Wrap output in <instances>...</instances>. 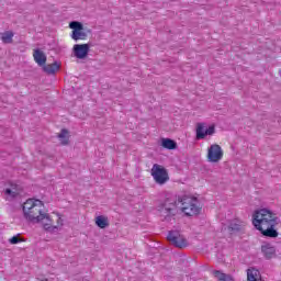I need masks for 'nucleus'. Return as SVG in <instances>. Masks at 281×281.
<instances>
[{"mask_svg": "<svg viewBox=\"0 0 281 281\" xmlns=\"http://www.w3.org/2000/svg\"><path fill=\"white\" fill-rule=\"evenodd\" d=\"M195 133L196 139H205L207 135H214V133H216V127L211 125L209 128H205V123H198Z\"/></svg>", "mask_w": 281, "mask_h": 281, "instance_id": "nucleus-10", "label": "nucleus"}, {"mask_svg": "<svg viewBox=\"0 0 281 281\" xmlns=\"http://www.w3.org/2000/svg\"><path fill=\"white\" fill-rule=\"evenodd\" d=\"M95 225H97V227H100V229H105V227H109V217H106L104 215L97 216Z\"/></svg>", "mask_w": 281, "mask_h": 281, "instance_id": "nucleus-19", "label": "nucleus"}, {"mask_svg": "<svg viewBox=\"0 0 281 281\" xmlns=\"http://www.w3.org/2000/svg\"><path fill=\"white\" fill-rule=\"evenodd\" d=\"M9 243L11 245H19V243H23V239H21L19 236H13L9 239Z\"/></svg>", "mask_w": 281, "mask_h": 281, "instance_id": "nucleus-22", "label": "nucleus"}, {"mask_svg": "<svg viewBox=\"0 0 281 281\" xmlns=\"http://www.w3.org/2000/svg\"><path fill=\"white\" fill-rule=\"evenodd\" d=\"M167 240H169L171 245L178 247L179 249L188 247V239H186V237L178 231H170L167 236Z\"/></svg>", "mask_w": 281, "mask_h": 281, "instance_id": "nucleus-9", "label": "nucleus"}, {"mask_svg": "<svg viewBox=\"0 0 281 281\" xmlns=\"http://www.w3.org/2000/svg\"><path fill=\"white\" fill-rule=\"evenodd\" d=\"M12 38H14V33H12V31H7L2 33V36H1L2 43L10 44L12 43Z\"/></svg>", "mask_w": 281, "mask_h": 281, "instance_id": "nucleus-21", "label": "nucleus"}, {"mask_svg": "<svg viewBox=\"0 0 281 281\" xmlns=\"http://www.w3.org/2000/svg\"><path fill=\"white\" fill-rule=\"evenodd\" d=\"M223 147L218 144H213L207 148L206 153V161L209 164H218L223 159Z\"/></svg>", "mask_w": 281, "mask_h": 281, "instance_id": "nucleus-7", "label": "nucleus"}, {"mask_svg": "<svg viewBox=\"0 0 281 281\" xmlns=\"http://www.w3.org/2000/svg\"><path fill=\"white\" fill-rule=\"evenodd\" d=\"M177 203H179L177 198L168 196L158 205V212L165 221H170L172 216H177V213L179 212Z\"/></svg>", "mask_w": 281, "mask_h": 281, "instance_id": "nucleus-5", "label": "nucleus"}, {"mask_svg": "<svg viewBox=\"0 0 281 281\" xmlns=\"http://www.w3.org/2000/svg\"><path fill=\"white\" fill-rule=\"evenodd\" d=\"M261 251H262L265 258H267V260H271V258H276V247H273L271 245L262 246Z\"/></svg>", "mask_w": 281, "mask_h": 281, "instance_id": "nucleus-15", "label": "nucleus"}, {"mask_svg": "<svg viewBox=\"0 0 281 281\" xmlns=\"http://www.w3.org/2000/svg\"><path fill=\"white\" fill-rule=\"evenodd\" d=\"M58 139H60L63 146H67L69 144V131L66 128L61 130L58 134Z\"/></svg>", "mask_w": 281, "mask_h": 281, "instance_id": "nucleus-20", "label": "nucleus"}, {"mask_svg": "<svg viewBox=\"0 0 281 281\" xmlns=\"http://www.w3.org/2000/svg\"><path fill=\"white\" fill-rule=\"evenodd\" d=\"M40 223L45 232H58L64 225V220L59 213L45 211Z\"/></svg>", "mask_w": 281, "mask_h": 281, "instance_id": "nucleus-4", "label": "nucleus"}, {"mask_svg": "<svg viewBox=\"0 0 281 281\" xmlns=\"http://www.w3.org/2000/svg\"><path fill=\"white\" fill-rule=\"evenodd\" d=\"M252 225L255 229L260 232L266 238H278V225L280 217L269 209H259L252 213Z\"/></svg>", "mask_w": 281, "mask_h": 281, "instance_id": "nucleus-1", "label": "nucleus"}, {"mask_svg": "<svg viewBox=\"0 0 281 281\" xmlns=\"http://www.w3.org/2000/svg\"><path fill=\"white\" fill-rule=\"evenodd\" d=\"M247 280L248 281H262V274H260V270L255 268H249L247 270Z\"/></svg>", "mask_w": 281, "mask_h": 281, "instance_id": "nucleus-14", "label": "nucleus"}, {"mask_svg": "<svg viewBox=\"0 0 281 281\" xmlns=\"http://www.w3.org/2000/svg\"><path fill=\"white\" fill-rule=\"evenodd\" d=\"M60 69V64L58 61H55L53 64H48V65H43V70L45 71V74L52 75V74H56V71H58Z\"/></svg>", "mask_w": 281, "mask_h": 281, "instance_id": "nucleus-16", "label": "nucleus"}, {"mask_svg": "<svg viewBox=\"0 0 281 281\" xmlns=\"http://www.w3.org/2000/svg\"><path fill=\"white\" fill-rule=\"evenodd\" d=\"M151 177L158 186H166L170 181V176L168 175V169L166 167L155 164L151 167Z\"/></svg>", "mask_w": 281, "mask_h": 281, "instance_id": "nucleus-6", "label": "nucleus"}, {"mask_svg": "<svg viewBox=\"0 0 281 281\" xmlns=\"http://www.w3.org/2000/svg\"><path fill=\"white\" fill-rule=\"evenodd\" d=\"M161 146L167 150H177V142L170 138H161Z\"/></svg>", "mask_w": 281, "mask_h": 281, "instance_id": "nucleus-18", "label": "nucleus"}, {"mask_svg": "<svg viewBox=\"0 0 281 281\" xmlns=\"http://www.w3.org/2000/svg\"><path fill=\"white\" fill-rule=\"evenodd\" d=\"M22 214L27 223L38 224L45 214V203L38 199H27L22 204Z\"/></svg>", "mask_w": 281, "mask_h": 281, "instance_id": "nucleus-2", "label": "nucleus"}, {"mask_svg": "<svg viewBox=\"0 0 281 281\" xmlns=\"http://www.w3.org/2000/svg\"><path fill=\"white\" fill-rule=\"evenodd\" d=\"M72 49L76 58H79L80 60L89 56V44H76Z\"/></svg>", "mask_w": 281, "mask_h": 281, "instance_id": "nucleus-11", "label": "nucleus"}, {"mask_svg": "<svg viewBox=\"0 0 281 281\" xmlns=\"http://www.w3.org/2000/svg\"><path fill=\"white\" fill-rule=\"evenodd\" d=\"M213 276L218 281H234V277H232L231 274H227L225 272H222L221 270H214Z\"/></svg>", "mask_w": 281, "mask_h": 281, "instance_id": "nucleus-17", "label": "nucleus"}, {"mask_svg": "<svg viewBox=\"0 0 281 281\" xmlns=\"http://www.w3.org/2000/svg\"><path fill=\"white\" fill-rule=\"evenodd\" d=\"M178 203L181 204L180 209L186 216H196L201 214V204L199 199L194 195H182L178 198Z\"/></svg>", "mask_w": 281, "mask_h": 281, "instance_id": "nucleus-3", "label": "nucleus"}, {"mask_svg": "<svg viewBox=\"0 0 281 281\" xmlns=\"http://www.w3.org/2000/svg\"><path fill=\"white\" fill-rule=\"evenodd\" d=\"M37 281H49L48 279H37Z\"/></svg>", "mask_w": 281, "mask_h": 281, "instance_id": "nucleus-24", "label": "nucleus"}, {"mask_svg": "<svg viewBox=\"0 0 281 281\" xmlns=\"http://www.w3.org/2000/svg\"><path fill=\"white\" fill-rule=\"evenodd\" d=\"M243 227H245V223H243L239 220H234L231 222V224L227 226V232L231 235L238 234V232L243 231Z\"/></svg>", "mask_w": 281, "mask_h": 281, "instance_id": "nucleus-13", "label": "nucleus"}, {"mask_svg": "<svg viewBox=\"0 0 281 281\" xmlns=\"http://www.w3.org/2000/svg\"><path fill=\"white\" fill-rule=\"evenodd\" d=\"M4 194L10 196H16L19 194L16 191H13L12 189H5Z\"/></svg>", "mask_w": 281, "mask_h": 281, "instance_id": "nucleus-23", "label": "nucleus"}, {"mask_svg": "<svg viewBox=\"0 0 281 281\" xmlns=\"http://www.w3.org/2000/svg\"><path fill=\"white\" fill-rule=\"evenodd\" d=\"M33 58L40 67H44L47 63V55L38 48L33 50Z\"/></svg>", "mask_w": 281, "mask_h": 281, "instance_id": "nucleus-12", "label": "nucleus"}, {"mask_svg": "<svg viewBox=\"0 0 281 281\" xmlns=\"http://www.w3.org/2000/svg\"><path fill=\"white\" fill-rule=\"evenodd\" d=\"M70 30H72L71 40L72 41H87L88 34L85 31L82 23L78 21H72L69 23Z\"/></svg>", "mask_w": 281, "mask_h": 281, "instance_id": "nucleus-8", "label": "nucleus"}]
</instances>
